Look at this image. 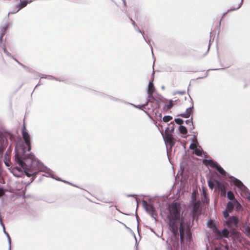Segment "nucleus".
<instances>
[{"label": "nucleus", "mask_w": 250, "mask_h": 250, "mask_svg": "<svg viewBox=\"0 0 250 250\" xmlns=\"http://www.w3.org/2000/svg\"><path fill=\"white\" fill-rule=\"evenodd\" d=\"M168 210L169 212L168 215L169 228L174 236H178L179 230L181 243L184 242L185 236L187 240L189 239L191 236L190 219L182 218L180 222V205L177 203L173 202L169 205Z\"/></svg>", "instance_id": "nucleus-1"}, {"label": "nucleus", "mask_w": 250, "mask_h": 250, "mask_svg": "<svg viewBox=\"0 0 250 250\" xmlns=\"http://www.w3.org/2000/svg\"><path fill=\"white\" fill-rule=\"evenodd\" d=\"M16 151L15 161L24 169L26 176L29 177L31 176L34 177L32 180H33L39 172L42 170V165L35 160L33 155H30L26 158L23 157L22 154L25 152L24 148L21 149V154H20L17 148H16Z\"/></svg>", "instance_id": "nucleus-2"}, {"label": "nucleus", "mask_w": 250, "mask_h": 250, "mask_svg": "<svg viewBox=\"0 0 250 250\" xmlns=\"http://www.w3.org/2000/svg\"><path fill=\"white\" fill-rule=\"evenodd\" d=\"M12 135L10 133H0V156H2L3 151L7 146V139H12Z\"/></svg>", "instance_id": "nucleus-3"}, {"label": "nucleus", "mask_w": 250, "mask_h": 250, "mask_svg": "<svg viewBox=\"0 0 250 250\" xmlns=\"http://www.w3.org/2000/svg\"><path fill=\"white\" fill-rule=\"evenodd\" d=\"M21 134L23 137V139L25 142V144L27 146V151H30L31 149V141H30V136L29 134L28 133L27 130L26 129V125L25 124H23Z\"/></svg>", "instance_id": "nucleus-4"}, {"label": "nucleus", "mask_w": 250, "mask_h": 250, "mask_svg": "<svg viewBox=\"0 0 250 250\" xmlns=\"http://www.w3.org/2000/svg\"><path fill=\"white\" fill-rule=\"evenodd\" d=\"M144 205L146 211L150 214V215L156 219L157 216V211L154 208L153 206L151 204H148L146 202H144Z\"/></svg>", "instance_id": "nucleus-5"}, {"label": "nucleus", "mask_w": 250, "mask_h": 250, "mask_svg": "<svg viewBox=\"0 0 250 250\" xmlns=\"http://www.w3.org/2000/svg\"><path fill=\"white\" fill-rule=\"evenodd\" d=\"M235 206H236L237 209H239V208L241 207L240 204L236 200H234L230 202H229L227 205L226 209L229 210V212H231L233 210Z\"/></svg>", "instance_id": "nucleus-6"}, {"label": "nucleus", "mask_w": 250, "mask_h": 250, "mask_svg": "<svg viewBox=\"0 0 250 250\" xmlns=\"http://www.w3.org/2000/svg\"><path fill=\"white\" fill-rule=\"evenodd\" d=\"M238 223V219L235 216L230 217L228 221L226 222V225L229 228L236 227Z\"/></svg>", "instance_id": "nucleus-7"}, {"label": "nucleus", "mask_w": 250, "mask_h": 250, "mask_svg": "<svg viewBox=\"0 0 250 250\" xmlns=\"http://www.w3.org/2000/svg\"><path fill=\"white\" fill-rule=\"evenodd\" d=\"M200 207L201 203L199 201L195 203L193 207L192 213H193V219L194 217L200 213Z\"/></svg>", "instance_id": "nucleus-8"}, {"label": "nucleus", "mask_w": 250, "mask_h": 250, "mask_svg": "<svg viewBox=\"0 0 250 250\" xmlns=\"http://www.w3.org/2000/svg\"><path fill=\"white\" fill-rule=\"evenodd\" d=\"M208 225L209 228L212 229L215 235H220V231L218 229L215 223L212 221L210 220L209 221H208Z\"/></svg>", "instance_id": "nucleus-9"}, {"label": "nucleus", "mask_w": 250, "mask_h": 250, "mask_svg": "<svg viewBox=\"0 0 250 250\" xmlns=\"http://www.w3.org/2000/svg\"><path fill=\"white\" fill-rule=\"evenodd\" d=\"M33 0H27L21 1V0H20V2L18 4H17V5L16 6L17 10L16 12H14V13L19 11L22 8L25 7L27 5L28 3L31 2ZM11 13L13 14V13Z\"/></svg>", "instance_id": "nucleus-10"}, {"label": "nucleus", "mask_w": 250, "mask_h": 250, "mask_svg": "<svg viewBox=\"0 0 250 250\" xmlns=\"http://www.w3.org/2000/svg\"><path fill=\"white\" fill-rule=\"evenodd\" d=\"M165 140L167 144L170 145L171 147H172L175 145V142L174 141L173 136L170 134H166Z\"/></svg>", "instance_id": "nucleus-11"}, {"label": "nucleus", "mask_w": 250, "mask_h": 250, "mask_svg": "<svg viewBox=\"0 0 250 250\" xmlns=\"http://www.w3.org/2000/svg\"><path fill=\"white\" fill-rule=\"evenodd\" d=\"M203 163L206 166H209L210 167L215 168L217 167L218 164L215 161L212 160H204Z\"/></svg>", "instance_id": "nucleus-12"}, {"label": "nucleus", "mask_w": 250, "mask_h": 250, "mask_svg": "<svg viewBox=\"0 0 250 250\" xmlns=\"http://www.w3.org/2000/svg\"><path fill=\"white\" fill-rule=\"evenodd\" d=\"M215 236L218 239H221L222 237H224L225 238H229V231L227 229H224L222 230V232L220 231V235H215Z\"/></svg>", "instance_id": "nucleus-13"}, {"label": "nucleus", "mask_w": 250, "mask_h": 250, "mask_svg": "<svg viewBox=\"0 0 250 250\" xmlns=\"http://www.w3.org/2000/svg\"><path fill=\"white\" fill-rule=\"evenodd\" d=\"M193 108V105L192 107L188 108L186 112L184 113L181 114L180 116L184 118H188L192 112V109Z\"/></svg>", "instance_id": "nucleus-14"}, {"label": "nucleus", "mask_w": 250, "mask_h": 250, "mask_svg": "<svg viewBox=\"0 0 250 250\" xmlns=\"http://www.w3.org/2000/svg\"><path fill=\"white\" fill-rule=\"evenodd\" d=\"M154 92V87L153 85V83L152 82H149L148 86V90L147 93L149 95V97H151L153 92Z\"/></svg>", "instance_id": "nucleus-15"}, {"label": "nucleus", "mask_w": 250, "mask_h": 250, "mask_svg": "<svg viewBox=\"0 0 250 250\" xmlns=\"http://www.w3.org/2000/svg\"><path fill=\"white\" fill-rule=\"evenodd\" d=\"M233 183L235 186L240 188V189H242L245 187L242 182L237 179H234L233 180Z\"/></svg>", "instance_id": "nucleus-16"}, {"label": "nucleus", "mask_w": 250, "mask_h": 250, "mask_svg": "<svg viewBox=\"0 0 250 250\" xmlns=\"http://www.w3.org/2000/svg\"><path fill=\"white\" fill-rule=\"evenodd\" d=\"M215 169L218 171V172L222 176H225L226 175V171L220 166L218 164Z\"/></svg>", "instance_id": "nucleus-17"}, {"label": "nucleus", "mask_w": 250, "mask_h": 250, "mask_svg": "<svg viewBox=\"0 0 250 250\" xmlns=\"http://www.w3.org/2000/svg\"><path fill=\"white\" fill-rule=\"evenodd\" d=\"M179 131L180 133L182 134H186L188 133L187 129L186 127L183 125H180L179 127Z\"/></svg>", "instance_id": "nucleus-18"}, {"label": "nucleus", "mask_w": 250, "mask_h": 250, "mask_svg": "<svg viewBox=\"0 0 250 250\" xmlns=\"http://www.w3.org/2000/svg\"><path fill=\"white\" fill-rule=\"evenodd\" d=\"M202 151L203 150L201 149V148L200 147L199 148H196L195 149H194V153L199 156H202Z\"/></svg>", "instance_id": "nucleus-19"}, {"label": "nucleus", "mask_w": 250, "mask_h": 250, "mask_svg": "<svg viewBox=\"0 0 250 250\" xmlns=\"http://www.w3.org/2000/svg\"><path fill=\"white\" fill-rule=\"evenodd\" d=\"M227 197L229 200L231 201L235 200L233 193L230 191L228 192Z\"/></svg>", "instance_id": "nucleus-20"}, {"label": "nucleus", "mask_w": 250, "mask_h": 250, "mask_svg": "<svg viewBox=\"0 0 250 250\" xmlns=\"http://www.w3.org/2000/svg\"><path fill=\"white\" fill-rule=\"evenodd\" d=\"M172 119V117L170 116H165L163 117V121L164 122H168Z\"/></svg>", "instance_id": "nucleus-21"}, {"label": "nucleus", "mask_w": 250, "mask_h": 250, "mask_svg": "<svg viewBox=\"0 0 250 250\" xmlns=\"http://www.w3.org/2000/svg\"><path fill=\"white\" fill-rule=\"evenodd\" d=\"M175 122H176V124L180 125H181L182 124H183V122H184L183 120L180 118L175 119Z\"/></svg>", "instance_id": "nucleus-22"}, {"label": "nucleus", "mask_w": 250, "mask_h": 250, "mask_svg": "<svg viewBox=\"0 0 250 250\" xmlns=\"http://www.w3.org/2000/svg\"><path fill=\"white\" fill-rule=\"evenodd\" d=\"M173 104L172 103V101H170L168 104L167 105V109H170L173 106Z\"/></svg>", "instance_id": "nucleus-23"}, {"label": "nucleus", "mask_w": 250, "mask_h": 250, "mask_svg": "<svg viewBox=\"0 0 250 250\" xmlns=\"http://www.w3.org/2000/svg\"><path fill=\"white\" fill-rule=\"evenodd\" d=\"M197 147V145L195 143H191L189 146V148L191 149H195Z\"/></svg>", "instance_id": "nucleus-24"}, {"label": "nucleus", "mask_w": 250, "mask_h": 250, "mask_svg": "<svg viewBox=\"0 0 250 250\" xmlns=\"http://www.w3.org/2000/svg\"><path fill=\"white\" fill-rule=\"evenodd\" d=\"M208 185L210 189H212L213 188L214 185L211 181L209 180L208 181Z\"/></svg>", "instance_id": "nucleus-25"}, {"label": "nucleus", "mask_w": 250, "mask_h": 250, "mask_svg": "<svg viewBox=\"0 0 250 250\" xmlns=\"http://www.w3.org/2000/svg\"><path fill=\"white\" fill-rule=\"evenodd\" d=\"M229 210H228L227 209H226V210H225L224 212H223V215H224V217L226 218H227V217H229Z\"/></svg>", "instance_id": "nucleus-26"}, {"label": "nucleus", "mask_w": 250, "mask_h": 250, "mask_svg": "<svg viewBox=\"0 0 250 250\" xmlns=\"http://www.w3.org/2000/svg\"><path fill=\"white\" fill-rule=\"evenodd\" d=\"M186 124L187 125L189 124L190 125H193V124H192V118L186 120Z\"/></svg>", "instance_id": "nucleus-27"}, {"label": "nucleus", "mask_w": 250, "mask_h": 250, "mask_svg": "<svg viewBox=\"0 0 250 250\" xmlns=\"http://www.w3.org/2000/svg\"><path fill=\"white\" fill-rule=\"evenodd\" d=\"M175 94L180 95H185L186 94L185 91H178L175 92Z\"/></svg>", "instance_id": "nucleus-28"}, {"label": "nucleus", "mask_w": 250, "mask_h": 250, "mask_svg": "<svg viewBox=\"0 0 250 250\" xmlns=\"http://www.w3.org/2000/svg\"><path fill=\"white\" fill-rule=\"evenodd\" d=\"M241 5V3H238L237 5V6L236 7L233 8V9H231V10H235L239 9Z\"/></svg>", "instance_id": "nucleus-29"}, {"label": "nucleus", "mask_w": 250, "mask_h": 250, "mask_svg": "<svg viewBox=\"0 0 250 250\" xmlns=\"http://www.w3.org/2000/svg\"><path fill=\"white\" fill-rule=\"evenodd\" d=\"M4 194V191L2 188H0V197L3 196Z\"/></svg>", "instance_id": "nucleus-30"}, {"label": "nucleus", "mask_w": 250, "mask_h": 250, "mask_svg": "<svg viewBox=\"0 0 250 250\" xmlns=\"http://www.w3.org/2000/svg\"><path fill=\"white\" fill-rule=\"evenodd\" d=\"M246 231L247 232L248 235L250 236V228H247L246 229Z\"/></svg>", "instance_id": "nucleus-31"}, {"label": "nucleus", "mask_w": 250, "mask_h": 250, "mask_svg": "<svg viewBox=\"0 0 250 250\" xmlns=\"http://www.w3.org/2000/svg\"><path fill=\"white\" fill-rule=\"evenodd\" d=\"M0 223L4 227V225H3V224L2 223V219H1V213L0 212Z\"/></svg>", "instance_id": "nucleus-32"}, {"label": "nucleus", "mask_w": 250, "mask_h": 250, "mask_svg": "<svg viewBox=\"0 0 250 250\" xmlns=\"http://www.w3.org/2000/svg\"><path fill=\"white\" fill-rule=\"evenodd\" d=\"M131 20L133 21V24H134L135 21H134L132 19H131Z\"/></svg>", "instance_id": "nucleus-33"}, {"label": "nucleus", "mask_w": 250, "mask_h": 250, "mask_svg": "<svg viewBox=\"0 0 250 250\" xmlns=\"http://www.w3.org/2000/svg\"><path fill=\"white\" fill-rule=\"evenodd\" d=\"M1 132H0V133H1Z\"/></svg>", "instance_id": "nucleus-34"}, {"label": "nucleus", "mask_w": 250, "mask_h": 250, "mask_svg": "<svg viewBox=\"0 0 250 250\" xmlns=\"http://www.w3.org/2000/svg\"><path fill=\"white\" fill-rule=\"evenodd\" d=\"M1 132H0V133H1Z\"/></svg>", "instance_id": "nucleus-35"}]
</instances>
